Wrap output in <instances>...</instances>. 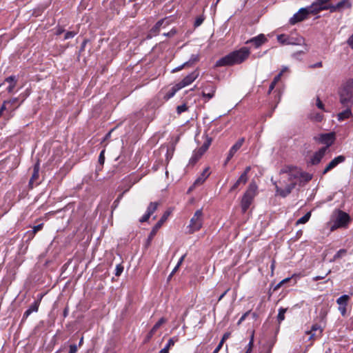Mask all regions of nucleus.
<instances>
[{"instance_id":"nucleus-1","label":"nucleus","mask_w":353,"mask_h":353,"mask_svg":"<svg viewBox=\"0 0 353 353\" xmlns=\"http://www.w3.org/2000/svg\"><path fill=\"white\" fill-rule=\"evenodd\" d=\"M250 54V49L247 47H243L238 50L230 52L218 60L216 63V66L221 67L240 64L248 58Z\"/></svg>"},{"instance_id":"nucleus-2","label":"nucleus","mask_w":353,"mask_h":353,"mask_svg":"<svg viewBox=\"0 0 353 353\" xmlns=\"http://www.w3.org/2000/svg\"><path fill=\"white\" fill-rule=\"evenodd\" d=\"M338 94L342 106L353 105V79L343 83L339 89Z\"/></svg>"},{"instance_id":"nucleus-3","label":"nucleus","mask_w":353,"mask_h":353,"mask_svg":"<svg viewBox=\"0 0 353 353\" xmlns=\"http://www.w3.org/2000/svg\"><path fill=\"white\" fill-rule=\"evenodd\" d=\"M257 194V185L254 183H251L246 192L244 193L241 200V209L245 213L252 204L254 198Z\"/></svg>"},{"instance_id":"nucleus-4","label":"nucleus","mask_w":353,"mask_h":353,"mask_svg":"<svg viewBox=\"0 0 353 353\" xmlns=\"http://www.w3.org/2000/svg\"><path fill=\"white\" fill-rule=\"evenodd\" d=\"M203 213L202 209L197 210L192 217L190 219V223L187 226L188 232L189 233H194L199 231L203 226Z\"/></svg>"},{"instance_id":"nucleus-5","label":"nucleus","mask_w":353,"mask_h":353,"mask_svg":"<svg viewBox=\"0 0 353 353\" xmlns=\"http://www.w3.org/2000/svg\"><path fill=\"white\" fill-rule=\"evenodd\" d=\"M277 40L282 45H302L305 41L302 37H294L284 34L278 35Z\"/></svg>"},{"instance_id":"nucleus-6","label":"nucleus","mask_w":353,"mask_h":353,"mask_svg":"<svg viewBox=\"0 0 353 353\" xmlns=\"http://www.w3.org/2000/svg\"><path fill=\"white\" fill-rule=\"evenodd\" d=\"M310 13H316V9H312L310 6L308 8H301L290 19V22L291 24L294 25L304 20Z\"/></svg>"},{"instance_id":"nucleus-7","label":"nucleus","mask_w":353,"mask_h":353,"mask_svg":"<svg viewBox=\"0 0 353 353\" xmlns=\"http://www.w3.org/2000/svg\"><path fill=\"white\" fill-rule=\"evenodd\" d=\"M281 174H283L282 179L287 178L290 183L292 181H296L299 179L301 175V169L298 168L288 167L285 169H283L281 171Z\"/></svg>"},{"instance_id":"nucleus-8","label":"nucleus","mask_w":353,"mask_h":353,"mask_svg":"<svg viewBox=\"0 0 353 353\" xmlns=\"http://www.w3.org/2000/svg\"><path fill=\"white\" fill-rule=\"evenodd\" d=\"M211 143V140H208L205 143H204L202 146L199 148L195 150L193 152L192 156L190 159V163L194 164L202 156L203 154L208 150Z\"/></svg>"},{"instance_id":"nucleus-9","label":"nucleus","mask_w":353,"mask_h":353,"mask_svg":"<svg viewBox=\"0 0 353 353\" xmlns=\"http://www.w3.org/2000/svg\"><path fill=\"white\" fill-rule=\"evenodd\" d=\"M323 328L317 323L312 325L311 329L305 332V334L309 336V341H315L321 337Z\"/></svg>"},{"instance_id":"nucleus-10","label":"nucleus","mask_w":353,"mask_h":353,"mask_svg":"<svg viewBox=\"0 0 353 353\" xmlns=\"http://www.w3.org/2000/svg\"><path fill=\"white\" fill-rule=\"evenodd\" d=\"M199 75V72L196 70L192 73L187 75L179 83L176 85L177 89H181L190 84H191Z\"/></svg>"},{"instance_id":"nucleus-11","label":"nucleus","mask_w":353,"mask_h":353,"mask_svg":"<svg viewBox=\"0 0 353 353\" xmlns=\"http://www.w3.org/2000/svg\"><path fill=\"white\" fill-rule=\"evenodd\" d=\"M350 221V216L346 212L339 211L336 219L332 229L345 226Z\"/></svg>"},{"instance_id":"nucleus-12","label":"nucleus","mask_w":353,"mask_h":353,"mask_svg":"<svg viewBox=\"0 0 353 353\" xmlns=\"http://www.w3.org/2000/svg\"><path fill=\"white\" fill-rule=\"evenodd\" d=\"M335 139V136L334 133H326L322 134L318 138V141L323 144H325V146L322 148H325L327 151L330 146L332 145Z\"/></svg>"},{"instance_id":"nucleus-13","label":"nucleus","mask_w":353,"mask_h":353,"mask_svg":"<svg viewBox=\"0 0 353 353\" xmlns=\"http://www.w3.org/2000/svg\"><path fill=\"white\" fill-rule=\"evenodd\" d=\"M345 161V157L343 155H339L335 157L325 167V168L323 171V174H325L327 172L336 167L339 163H343Z\"/></svg>"},{"instance_id":"nucleus-14","label":"nucleus","mask_w":353,"mask_h":353,"mask_svg":"<svg viewBox=\"0 0 353 353\" xmlns=\"http://www.w3.org/2000/svg\"><path fill=\"white\" fill-rule=\"evenodd\" d=\"M296 185V181H292L285 186V189H282L276 185V192L282 197H285L292 192V190L295 188Z\"/></svg>"},{"instance_id":"nucleus-15","label":"nucleus","mask_w":353,"mask_h":353,"mask_svg":"<svg viewBox=\"0 0 353 353\" xmlns=\"http://www.w3.org/2000/svg\"><path fill=\"white\" fill-rule=\"evenodd\" d=\"M210 175L209 168H206L199 176L194 181L193 185L189 188V192L192 191L193 188L196 186L201 185L207 179Z\"/></svg>"},{"instance_id":"nucleus-16","label":"nucleus","mask_w":353,"mask_h":353,"mask_svg":"<svg viewBox=\"0 0 353 353\" xmlns=\"http://www.w3.org/2000/svg\"><path fill=\"white\" fill-rule=\"evenodd\" d=\"M267 39L263 34H260L256 37H254L249 40H248L245 43H252L256 48H259L263 43L267 42Z\"/></svg>"},{"instance_id":"nucleus-17","label":"nucleus","mask_w":353,"mask_h":353,"mask_svg":"<svg viewBox=\"0 0 353 353\" xmlns=\"http://www.w3.org/2000/svg\"><path fill=\"white\" fill-rule=\"evenodd\" d=\"M18 101H19V99L17 97L6 101V102H8V117H13L14 110H17L19 107L21 103H17Z\"/></svg>"},{"instance_id":"nucleus-18","label":"nucleus","mask_w":353,"mask_h":353,"mask_svg":"<svg viewBox=\"0 0 353 353\" xmlns=\"http://www.w3.org/2000/svg\"><path fill=\"white\" fill-rule=\"evenodd\" d=\"M352 107V105L343 106L345 110L337 114V119L339 121H342L353 117Z\"/></svg>"},{"instance_id":"nucleus-19","label":"nucleus","mask_w":353,"mask_h":353,"mask_svg":"<svg viewBox=\"0 0 353 353\" xmlns=\"http://www.w3.org/2000/svg\"><path fill=\"white\" fill-rule=\"evenodd\" d=\"M325 148H321L317 152H316L310 159V163L312 165H316L323 159L326 153Z\"/></svg>"},{"instance_id":"nucleus-20","label":"nucleus","mask_w":353,"mask_h":353,"mask_svg":"<svg viewBox=\"0 0 353 353\" xmlns=\"http://www.w3.org/2000/svg\"><path fill=\"white\" fill-rule=\"evenodd\" d=\"M39 306V301H34L29 308L23 313V320L26 319L33 312H37Z\"/></svg>"},{"instance_id":"nucleus-21","label":"nucleus","mask_w":353,"mask_h":353,"mask_svg":"<svg viewBox=\"0 0 353 353\" xmlns=\"http://www.w3.org/2000/svg\"><path fill=\"white\" fill-rule=\"evenodd\" d=\"M170 215L169 212H165L163 215L161 216L160 220L156 223V225L152 228V230L151 232V234L154 235L157 232V231L162 226L163 223L167 220Z\"/></svg>"},{"instance_id":"nucleus-22","label":"nucleus","mask_w":353,"mask_h":353,"mask_svg":"<svg viewBox=\"0 0 353 353\" xmlns=\"http://www.w3.org/2000/svg\"><path fill=\"white\" fill-rule=\"evenodd\" d=\"M166 320L164 318H161L152 327L150 331L148 332L147 335V339H150L152 337V336L155 334L157 330L161 326V325L165 323Z\"/></svg>"},{"instance_id":"nucleus-23","label":"nucleus","mask_w":353,"mask_h":353,"mask_svg":"<svg viewBox=\"0 0 353 353\" xmlns=\"http://www.w3.org/2000/svg\"><path fill=\"white\" fill-rule=\"evenodd\" d=\"M352 6V3L349 0H342L336 3V8L338 12H343L346 9H350Z\"/></svg>"},{"instance_id":"nucleus-24","label":"nucleus","mask_w":353,"mask_h":353,"mask_svg":"<svg viewBox=\"0 0 353 353\" xmlns=\"http://www.w3.org/2000/svg\"><path fill=\"white\" fill-rule=\"evenodd\" d=\"M5 81L10 83V85L8 86V88L7 89L8 92L9 93L12 92V91L17 84V79H16L15 77L10 76L5 79Z\"/></svg>"},{"instance_id":"nucleus-25","label":"nucleus","mask_w":353,"mask_h":353,"mask_svg":"<svg viewBox=\"0 0 353 353\" xmlns=\"http://www.w3.org/2000/svg\"><path fill=\"white\" fill-rule=\"evenodd\" d=\"M248 177H245L243 175H241L240 177L238 179V180L235 182V183L230 188V192L234 191L241 184H243V185L245 184L246 182L248 181Z\"/></svg>"},{"instance_id":"nucleus-26","label":"nucleus","mask_w":353,"mask_h":353,"mask_svg":"<svg viewBox=\"0 0 353 353\" xmlns=\"http://www.w3.org/2000/svg\"><path fill=\"white\" fill-rule=\"evenodd\" d=\"M165 21V19H161L158 21L156 24L154 26V27L151 29L150 33L153 35H156L159 33L161 27Z\"/></svg>"},{"instance_id":"nucleus-27","label":"nucleus","mask_w":353,"mask_h":353,"mask_svg":"<svg viewBox=\"0 0 353 353\" xmlns=\"http://www.w3.org/2000/svg\"><path fill=\"white\" fill-rule=\"evenodd\" d=\"M245 141L244 138L239 139L230 148L232 152H236L243 145V143Z\"/></svg>"},{"instance_id":"nucleus-28","label":"nucleus","mask_w":353,"mask_h":353,"mask_svg":"<svg viewBox=\"0 0 353 353\" xmlns=\"http://www.w3.org/2000/svg\"><path fill=\"white\" fill-rule=\"evenodd\" d=\"M350 296L347 294L342 295L336 299V303L339 305H347L350 299Z\"/></svg>"},{"instance_id":"nucleus-29","label":"nucleus","mask_w":353,"mask_h":353,"mask_svg":"<svg viewBox=\"0 0 353 353\" xmlns=\"http://www.w3.org/2000/svg\"><path fill=\"white\" fill-rule=\"evenodd\" d=\"M347 254V250L345 249H341L339 250L333 256V259L330 260V261H335L339 259H341Z\"/></svg>"},{"instance_id":"nucleus-30","label":"nucleus","mask_w":353,"mask_h":353,"mask_svg":"<svg viewBox=\"0 0 353 353\" xmlns=\"http://www.w3.org/2000/svg\"><path fill=\"white\" fill-rule=\"evenodd\" d=\"M43 223L38 224L33 227L31 231L28 232V239L26 241H28L30 236H32L37 233L38 231L41 230L43 228Z\"/></svg>"},{"instance_id":"nucleus-31","label":"nucleus","mask_w":353,"mask_h":353,"mask_svg":"<svg viewBox=\"0 0 353 353\" xmlns=\"http://www.w3.org/2000/svg\"><path fill=\"white\" fill-rule=\"evenodd\" d=\"M159 204V202H151L149 204L146 212L151 216L157 210Z\"/></svg>"},{"instance_id":"nucleus-32","label":"nucleus","mask_w":353,"mask_h":353,"mask_svg":"<svg viewBox=\"0 0 353 353\" xmlns=\"http://www.w3.org/2000/svg\"><path fill=\"white\" fill-rule=\"evenodd\" d=\"M39 164H36L34 167V172L29 182L30 185H31L34 182V181L37 180L39 178Z\"/></svg>"},{"instance_id":"nucleus-33","label":"nucleus","mask_w":353,"mask_h":353,"mask_svg":"<svg viewBox=\"0 0 353 353\" xmlns=\"http://www.w3.org/2000/svg\"><path fill=\"white\" fill-rule=\"evenodd\" d=\"M330 10V11L331 12H338V8H336V5L329 4L325 6L319 7L318 9H316V12H318L320 10Z\"/></svg>"},{"instance_id":"nucleus-34","label":"nucleus","mask_w":353,"mask_h":353,"mask_svg":"<svg viewBox=\"0 0 353 353\" xmlns=\"http://www.w3.org/2000/svg\"><path fill=\"white\" fill-rule=\"evenodd\" d=\"M302 46L303 47V49L300 51L293 53L292 54V57L296 59V58H298L299 55L305 54L306 52H307L309 51V48H308L307 45L305 43V42L303 43H302Z\"/></svg>"},{"instance_id":"nucleus-35","label":"nucleus","mask_w":353,"mask_h":353,"mask_svg":"<svg viewBox=\"0 0 353 353\" xmlns=\"http://www.w3.org/2000/svg\"><path fill=\"white\" fill-rule=\"evenodd\" d=\"M330 0H316L314 3L312 4L310 6L312 9H318L319 7L325 6V5Z\"/></svg>"},{"instance_id":"nucleus-36","label":"nucleus","mask_w":353,"mask_h":353,"mask_svg":"<svg viewBox=\"0 0 353 353\" xmlns=\"http://www.w3.org/2000/svg\"><path fill=\"white\" fill-rule=\"evenodd\" d=\"M311 216V212H307L304 216L297 220L296 224H304L307 223Z\"/></svg>"},{"instance_id":"nucleus-37","label":"nucleus","mask_w":353,"mask_h":353,"mask_svg":"<svg viewBox=\"0 0 353 353\" xmlns=\"http://www.w3.org/2000/svg\"><path fill=\"white\" fill-rule=\"evenodd\" d=\"M185 256H186V254H183L181 256V258L179 259L176 265L175 266V268L173 269V270L172 271L171 274H170L169 278L172 277L173 276V274L178 270L179 268L180 267V265L183 263Z\"/></svg>"},{"instance_id":"nucleus-38","label":"nucleus","mask_w":353,"mask_h":353,"mask_svg":"<svg viewBox=\"0 0 353 353\" xmlns=\"http://www.w3.org/2000/svg\"><path fill=\"white\" fill-rule=\"evenodd\" d=\"M312 175L311 174L305 172H302L301 170V175H300L299 179L307 182V181H310L312 179Z\"/></svg>"},{"instance_id":"nucleus-39","label":"nucleus","mask_w":353,"mask_h":353,"mask_svg":"<svg viewBox=\"0 0 353 353\" xmlns=\"http://www.w3.org/2000/svg\"><path fill=\"white\" fill-rule=\"evenodd\" d=\"M287 311L286 308L281 307L279 310V314L277 316L278 322L280 323L282 321L285 319V314Z\"/></svg>"},{"instance_id":"nucleus-40","label":"nucleus","mask_w":353,"mask_h":353,"mask_svg":"<svg viewBox=\"0 0 353 353\" xmlns=\"http://www.w3.org/2000/svg\"><path fill=\"white\" fill-rule=\"evenodd\" d=\"M188 109L187 105L185 103H183L181 105H178L176 107V112L178 114H181V113L187 111Z\"/></svg>"},{"instance_id":"nucleus-41","label":"nucleus","mask_w":353,"mask_h":353,"mask_svg":"<svg viewBox=\"0 0 353 353\" xmlns=\"http://www.w3.org/2000/svg\"><path fill=\"white\" fill-rule=\"evenodd\" d=\"M215 92V87L214 85H211V92H209L208 93H205V92H203V96L205 97H208V99H212Z\"/></svg>"},{"instance_id":"nucleus-42","label":"nucleus","mask_w":353,"mask_h":353,"mask_svg":"<svg viewBox=\"0 0 353 353\" xmlns=\"http://www.w3.org/2000/svg\"><path fill=\"white\" fill-rule=\"evenodd\" d=\"M8 102H6V101H4L3 102L2 105L0 108V110L3 112H6L5 116L6 117L7 119H9L10 117H8Z\"/></svg>"},{"instance_id":"nucleus-43","label":"nucleus","mask_w":353,"mask_h":353,"mask_svg":"<svg viewBox=\"0 0 353 353\" xmlns=\"http://www.w3.org/2000/svg\"><path fill=\"white\" fill-rule=\"evenodd\" d=\"M123 271V267L121 264H118L115 268V276H119Z\"/></svg>"},{"instance_id":"nucleus-44","label":"nucleus","mask_w":353,"mask_h":353,"mask_svg":"<svg viewBox=\"0 0 353 353\" xmlns=\"http://www.w3.org/2000/svg\"><path fill=\"white\" fill-rule=\"evenodd\" d=\"M179 90V89H177V87L175 86L174 88H173L172 89V90L170 92H169L168 93L166 94L165 97L166 98V99H170L175 94L176 92Z\"/></svg>"},{"instance_id":"nucleus-45","label":"nucleus","mask_w":353,"mask_h":353,"mask_svg":"<svg viewBox=\"0 0 353 353\" xmlns=\"http://www.w3.org/2000/svg\"><path fill=\"white\" fill-rule=\"evenodd\" d=\"M199 60V57L198 54H192L190 59L188 61L189 62V65L197 62Z\"/></svg>"},{"instance_id":"nucleus-46","label":"nucleus","mask_w":353,"mask_h":353,"mask_svg":"<svg viewBox=\"0 0 353 353\" xmlns=\"http://www.w3.org/2000/svg\"><path fill=\"white\" fill-rule=\"evenodd\" d=\"M185 66H189V62H185L184 63H183L182 65L174 68L172 70V72H179L180 70H181L183 68H184Z\"/></svg>"},{"instance_id":"nucleus-47","label":"nucleus","mask_w":353,"mask_h":353,"mask_svg":"<svg viewBox=\"0 0 353 353\" xmlns=\"http://www.w3.org/2000/svg\"><path fill=\"white\" fill-rule=\"evenodd\" d=\"M203 21L204 17L202 16H200L198 18H196L194 22V27H199V26H201Z\"/></svg>"},{"instance_id":"nucleus-48","label":"nucleus","mask_w":353,"mask_h":353,"mask_svg":"<svg viewBox=\"0 0 353 353\" xmlns=\"http://www.w3.org/2000/svg\"><path fill=\"white\" fill-rule=\"evenodd\" d=\"M76 32L73 31L67 32L64 36L65 39H69L73 38L76 35Z\"/></svg>"},{"instance_id":"nucleus-49","label":"nucleus","mask_w":353,"mask_h":353,"mask_svg":"<svg viewBox=\"0 0 353 353\" xmlns=\"http://www.w3.org/2000/svg\"><path fill=\"white\" fill-rule=\"evenodd\" d=\"M174 343H175V341L174 340L173 338H171L168 340L166 345L164 347H167L168 350H170V347L174 346Z\"/></svg>"},{"instance_id":"nucleus-50","label":"nucleus","mask_w":353,"mask_h":353,"mask_svg":"<svg viewBox=\"0 0 353 353\" xmlns=\"http://www.w3.org/2000/svg\"><path fill=\"white\" fill-rule=\"evenodd\" d=\"M316 106L318 107V108L323 110V111H325V108H324V105L323 103H322V101L320 100L319 97H317L316 98Z\"/></svg>"},{"instance_id":"nucleus-51","label":"nucleus","mask_w":353,"mask_h":353,"mask_svg":"<svg viewBox=\"0 0 353 353\" xmlns=\"http://www.w3.org/2000/svg\"><path fill=\"white\" fill-rule=\"evenodd\" d=\"M105 150H102L99 157V162L101 165H103L105 161V156H104Z\"/></svg>"},{"instance_id":"nucleus-52","label":"nucleus","mask_w":353,"mask_h":353,"mask_svg":"<svg viewBox=\"0 0 353 353\" xmlns=\"http://www.w3.org/2000/svg\"><path fill=\"white\" fill-rule=\"evenodd\" d=\"M234 154H235V152H232V150H230L228 157L226 158L225 162V165H226L230 161V159L233 157Z\"/></svg>"},{"instance_id":"nucleus-53","label":"nucleus","mask_w":353,"mask_h":353,"mask_svg":"<svg viewBox=\"0 0 353 353\" xmlns=\"http://www.w3.org/2000/svg\"><path fill=\"white\" fill-rule=\"evenodd\" d=\"M231 335V333L230 332H225L223 336H222V339L220 341L221 343H224V342L230 338Z\"/></svg>"},{"instance_id":"nucleus-54","label":"nucleus","mask_w":353,"mask_h":353,"mask_svg":"<svg viewBox=\"0 0 353 353\" xmlns=\"http://www.w3.org/2000/svg\"><path fill=\"white\" fill-rule=\"evenodd\" d=\"M77 346L76 344H72L70 345L69 353H77Z\"/></svg>"},{"instance_id":"nucleus-55","label":"nucleus","mask_w":353,"mask_h":353,"mask_svg":"<svg viewBox=\"0 0 353 353\" xmlns=\"http://www.w3.org/2000/svg\"><path fill=\"white\" fill-rule=\"evenodd\" d=\"M150 216V215L146 212L145 214L139 219V221L141 223L145 222L149 219Z\"/></svg>"},{"instance_id":"nucleus-56","label":"nucleus","mask_w":353,"mask_h":353,"mask_svg":"<svg viewBox=\"0 0 353 353\" xmlns=\"http://www.w3.org/2000/svg\"><path fill=\"white\" fill-rule=\"evenodd\" d=\"M176 33V30L175 29H172L170 32H168L167 33H164L163 35L165 37H173L174 35H175Z\"/></svg>"},{"instance_id":"nucleus-57","label":"nucleus","mask_w":353,"mask_h":353,"mask_svg":"<svg viewBox=\"0 0 353 353\" xmlns=\"http://www.w3.org/2000/svg\"><path fill=\"white\" fill-rule=\"evenodd\" d=\"M253 343H254L253 336H252V338L248 343V348L246 351V353H250V352L252 351V346H253Z\"/></svg>"},{"instance_id":"nucleus-58","label":"nucleus","mask_w":353,"mask_h":353,"mask_svg":"<svg viewBox=\"0 0 353 353\" xmlns=\"http://www.w3.org/2000/svg\"><path fill=\"white\" fill-rule=\"evenodd\" d=\"M347 43L353 50V34L347 39Z\"/></svg>"},{"instance_id":"nucleus-59","label":"nucleus","mask_w":353,"mask_h":353,"mask_svg":"<svg viewBox=\"0 0 353 353\" xmlns=\"http://www.w3.org/2000/svg\"><path fill=\"white\" fill-rule=\"evenodd\" d=\"M346 306L347 305H339V310L342 316H345L346 314Z\"/></svg>"},{"instance_id":"nucleus-60","label":"nucleus","mask_w":353,"mask_h":353,"mask_svg":"<svg viewBox=\"0 0 353 353\" xmlns=\"http://www.w3.org/2000/svg\"><path fill=\"white\" fill-rule=\"evenodd\" d=\"M250 312L248 311V312H245V314H243L242 315V316L240 318V319L239 320L238 324L241 323L245 319L246 316L250 314Z\"/></svg>"},{"instance_id":"nucleus-61","label":"nucleus","mask_w":353,"mask_h":353,"mask_svg":"<svg viewBox=\"0 0 353 353\" xmlns=\"http://www.w3.org/2000/svg\"><path fill=\"white\" fill-rule=\"evenodd\" d=\"M275 264H276L275 260L274 259H272V263H271V265H270L271 276H273V274H274V268H275Z\"/></svg>"},{"instance_id":"nucleus-62","label":"nucleus","mask_w":353,"mask_h":353,"mask_svg":"<svg viewBox=\"0 0 353 353\" xmlns=\"http://www.w3.org/2000/svg\"><path fill=\"white\" fill-rule=\"evenodd\" d=\"M282 76V72H279L274 78V80L272 81V82L275 83H277L280 79H281V77Z\"/></svg>"},{"instance_id":"nucleus-63","label":"nucleus","mask_w":353,"mask_h":353,"mask_svg":"<svg viewBox=\"0 0 353 353\" xmlns=\"http://www.w3.org/2000/svg\"><path fill=\"white\" fill-rule=\"evenodd\" d=\"M250 170H251L250 166L246 167L244 172L241 174V175H243L245 177H248V174L249 172L250 171Z\"/></svg>"},{"instance_id":"nucleus-64","label":"nucleus","mask_w":353,"mask_h":353,"mask_svg":"<svg viewBox=\"0 0 353 353\" xmlns=\"http://www.w3.org/2000/svg\"><path fill=\"white\" fill-rule=\"evenodd\" d=\"M223 343H221V342H219V345L216 346L212 353H218L223 347Z\"/></svg>"}]
</instances>
